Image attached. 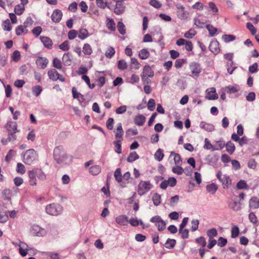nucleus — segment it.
I'll return each mask as SVG.
<instances>
[{"instance_id": "nucleus-1", "label": "nucleus", "mask_w": 259, "mask_h": 259, "mask_svg": "<svg viewBox=\"0 0 259 259\" xmlns=\"http://www.w3.org/2000/svg\"><path fill=\"white\" fill-rule=\"evenodd\" d=\"M29 178V184L30 185L34 186L37 185L36 177L41 181L46 180V175L44 171L39 168H34L27 172Z\"/></svg>"}, {"instance_id": "nucleus-2", "label": "nucleus", "mask_w": 259, "mask_h": 259, "mask_svg": "<svg viewBox=\"0 0 259 259\" xmlns=\"http://www.w3.org/2000/svg\"><path fill=\"white\" fill-rule=\"evenodd\" d=\"M54 158L59 164L64 163L67 159V154L62 146H59L54 150Z\"/></svg>"}, {"instance_id": "nucleus-3", "label": "nucleus", "mask_w": 259, "mask_h": 259, "mask_svg": "<svg viewBox=\"0 0 259 259\" xmlns=\"http://www.w3.org/2000/svg\"><path fill=\"white\" fill-rule=\"evenodd\" d=\"M46 212L51 215H58L63 211L62 206L58 203H52L46 207Z\"/></svg>"}, {"instance_id": "nucleus-4", "label": "nucleus", "mask_w": 259, "mask_h": 259, "mask_svg": "<svg viewBox=\"0 0 259 259\" xmlns=\"http://www.w3.org/2000/svg\"><path fill=\"white\" fill-rule=\"evenodd\" d=\"M153 187V186L150 181H141L138 185V193L142 196L149 192Z\"/></svg>"}, {"instance_id": "nucleus-5", "label": "nucleus", "mask_w": 259, "mask_h": 259, "mask_svg": "<svg viewBox=\"0 0 259 259\" xmlns=\"http://www.w3.org/2000/svg\"><path fill=\"white\" fill-rule=\"evenodd\" d=\"M37 158L36 151L30 149L26 150L23 154V162L28 165L31 164Z\"/></svg>"}, {"instance_id": "nucleus-6", "label": "nucleus", "mask_w": 259, "mask_h": 259, "mask_svg": "<svg viewBox=\"0 0 259 259\" xmlns=\"http://www.w3.org/2000/svg\"><path fill=\"white\" fill-rule=\"evenodd\" d=\"M217 177L221 182L224 189H228L232 184V180L226 175H223L221 171H219L217 174Z\"/></svg>"}, {"instance_id": "nucleus-7", "label": "nucleus", "mask_w": 259, "mask_h": 259, "mask_svg": "<svg viewBox=\"0 0 259 259\" xmlns=\"http://www.w3.org/2000/svg\"><path fill=\"white\" fill-rule=\"evenodd\" d=\"M176 7L177 10V17L182 20L187 19L189 13L188 12L185 11V8L180 4L176 5Z\"/></svg>"}, {"instance_id": "nucleus-8", "label": "nucleus", "mask_w": 259, "mask_h": 259, "mask_svg": "<svg viewBox=\"0 0 259 259\" xmlns=\"http://www.w3.org/2000/svg\"><path fill=\"white\" fill-rule=\"evenodd\" d=\"M189 69L193 76H197L201 72V67L198 63L193 62L189 64Z\"/></svg>"}, {"instance_id": "nucleus-9", "label": "nucleus", "mask_w": 259, "mask_h": 259, "mask_svg": "<svg viewBox=\"0 0 259 259\" xmlns=\"http://www.w3.org/2000/svg\"><path fill=\"white\" fill-rule=\"evenodd\" d=\"M35 63L38 68L44 69L47 67L49 60L46 57L38 56L35 60Z\"/></svg>"}, {"instance_id": "nucleus-10", "label": "nucleus", "mask_w": 259, "mask_h": 259, "mask_svg": "<svg viewBox=\"0 0 259 259\" xmlns=\"http://www.w3.org/2000/svg\"><path fill=\"white\" fill-rule=\"evenodd\" d=\"M112 9L111 10H113L114 12L116 15H120L122 14L125 10V6L123 3V2L119 3H116L115 5H113L111 3Z\"/></svg>"}, {"instance_id": "nucleus-11", "label": "nucleus", "mask_w": 259, "mask_h": 259, "mask_svg": "<svg viewBox=\"0 0 259 259\" xmlns=\"http://www.w3.org/2000/svg\"><path fill=\"white\" fill-rule=\"evenodd\" d=\"M48 76L51 80L56 81L59 79L60 81H64L63 77L60 75L55 69H52L49 70L48 72Z\"/></svg>"}, {"instance_id": "nucleus-12", "label": "nucleus", "mask_w": 259, "mask_h": 259, "mask_svg": "<svg viewBox=\"0 0 259 259\" xmlns=\"http://www.w3.org/2000/svg\"><path fill=\"white\" fill-rule=\"evenodd\" d=\"M154 75V72L151 67L149 66H145L143 68V75L142 78L143 80L146 79L148 77H152Z\"/></svg>"}, {"instance_id": "nucleus-13", "label": "nucleus", "mask_w": 259, "mask_h": 259, "mask_svg": "<svg viewBox=\"0 0 259 259\" xmlns=\"http://www.w3.org/2000/svg\"><path fill=\"white\" fill-rule=\"evenodd\" d=\"M62 15L61 11L58 9H56L53 11L52 14L51 19L54 22L58 23L61 21Z\"/></svg>"}, {"instance_id": "nucleus-14", "label": "nucleus", "mask_w": 259, "mask_h": 259, "mask_svg": "<svg viewBox=\"0 0 259 259\" xmlns=\"http://www.w3.org/2000/svg\"><path fill=\"white\" fill-rule=\"evenodd\" d=\"M233 54L232 53H228L224 55V58L228 60V62L227 63V69L228 73L229 74H232L233 71H234V68L231 69L229 67V65H232L233 64Z\"/></svg>"}, {"instance_id": "nucleus-15", "label": "nucleus", "mask_w": 259, "mask_h": 259, "mask_svg": "<svg viewBox=\"0 0 259 259\" xmlns=\"http://www.w3.org/2000/svg\"><path fill=\"white\" fill-rule=\"evenodd\" d=\"M209 50L214 54H217L220 52L219 43L217 40H212L209 46Z\"/></svg>"}, {"instance_id": "nucleus-16", "label": "nucleus", "mask_w": 259, "mask_h": 259, "mask_svg": "<svg viewBox=\"0 0 259 259\" xmlns=\"http://www.w3.org/2000/svg\"><path fill=\"white\" fill-rule=\"evenodd\" d=\"M249 207L253 209L259 208V198L253 196L251 197L249 201Z\"/></svg>"}, {"instance_id": "nucleus-17", "label": "nucleus", "mask_w": 259, "mask_h": 259, "mask_svg": "<svg viewBox=\"0 0 259 259\" xmlns=\"http://www.w3.org/2000/svg\"><path fill=\"white\" fill-rule=\"evenodd\" d=\"M123 133L124 132L122 127L121 123H118L115 135L116 140L122 141L123 140L122 136Z\"/></svg>"}, {"instance_id": "nucleus-18", "label": "nucleus", "mask_w": 259, "mask_h": 259, "mask_svg": "<svg viewBox=\"0 0 259 259\" xmlns=\"http://www.w3.org/2000/svg\"><path fill=\"white\" fill-rule=\"evenodd\" d=\"M145 121L146 117L142 114H138L136 115L134 120L135 124L139 126H142Z\"/></svg>"}, {"instance_id": "nucleus-19", "label": "nucleus", "mask_w": 259, "mask_h": 259, "mask_svg": "<svg viewBox=\"0 0 259 259\" xmlns=\"http://www.w3.org/2000/svg\"><path fill=\"white\" fill-rule=\"evenodd\" d=\"M228 207L231 209L237 211L241 209V203L237 201H233L232 202H229L228 203Z\"/></svg>"}, {"instance_id": "nucleus-20", "label": "nucleus", "mask_w": 259, "mask_h": 259, "mask_svg": "<svg viewBox=\"0 0 259 259\" xmlns=\"http://www.w3.org/2000/svg\"><path fill=\"white\" fill-rule=\"evenodd\" d=\"M205 8L207 9L208 12H211L213 15H215L219 12V9L213 2H209L208 6H205Z\"/></svg>"}, {"instance_id": "nucleus-21", "label": "nucleus", "mask_w": 259, "mask_h": 259, "mask_svg": "<svg viewBox=\"0 0 259 259\" xmlns=\"http://www.w3.org/2000/svg\"><path fill=\"white\" fill-rule=\"evenodd\" d=\"M40 39L46 48L48 49H51L52 48L53 42L49 37L47 36H40Z\"/></svg>"}, {"instance_id": "nucleus-22", "label": "nucleus", "mask_w": 259, "mask_h": 259, "mask_svg": "<svg viewBox=\"0 0 259 259\" xmlns=\"http://www.w3.org/2000/svg\"><path fill=\"white\" fill-rule=\"evenodd\" d=\"M115 221L118 224L124 226L127 224V217L125 215H120L115 218Z\"/></svg>"}, {"instance_id": "nucleus-23", "label": "nucleus", "mask_w": 259, "mask_h": 259, "mask_svg": "<svg viewBox=\"0 0 259 259\" xmlns=\"http://www.w3.org/2000/svg\"><path fill=\"white\" fill-rule=\"evenodd\" d=\"M7 130L9 132H14L18 133L19 131L17 129V125L16 122H10L7 124L6 125Z\"/></svg>"}, {"instance_id": "nucleus-24", "label": "nucleus", "mask_w": 259, "mask_h": 259, "mask_svg": "<svg viewBox=\"0 0 259 259\" xmlns=\"http://www.w3.org/2000/svg\"><path fill=\"white\" fill-rule=\"evenodd\" d=\"M62 61L65 65H70L72 62V58L70 53H65L63 56Z\"/></svg>"}, {"instance_id": "nucleus-25", "label": "nucleus", "mask_w": 259, "mask_h": 259, "mask_svg": "<svg viewBox=\"0 0 259 259\" xmlns=\"http://www.w3.org/2000/svg\"><path fill=\"white\" fill-rule=\"evenodd\" d=\"M96 4L98 7L101 9H104L107 7L109 9H112L111 3L108 4L103 0H96Z\"/></svg>"}, {"instance_id": "nucleus-26", "label": "nucleus", "mask_w": 259, "mask_h": 259, "mask_svg": "<svg viewBox=\"0 0 259 259\" xmlns=\"http://www.w3.org/2000/svg\"><path fill=\"white\" fill-rule=\"evenodd\" d=\"M98 79L97 81H106L109 79V77L110 76V74L108 73L105 72H98Z\"/></svg>"}, {"instance_id": "nucleus-27", "label": "nucleus", "mask_w": 259, "mask_h": 259, "mask_svg": "<svg viewBox=\"0 0 259 259\" xmlns=\"http://www.w3.org/2000/svg\"><path fill=\"white\" fill-rule=\"evenodd\" d=\"M101 168L100 166L98 165H94L90 168V173L94 176H96L99 174L101 172Z\"/></svg>"}, {"instance_id": "nucleus-28", "label": "nucleus", "mask_w": 259, "mask_h": 259, "mask_svg": "<svg viewBox=\"0 0 259 259\" xmlns=\"http://www.w3.org/2000/svg\"><path fill=\"white\" fill-rule=\"evenodd\" d=\"M170 156H174V160L176 165H181L182 164V160L179 154L172 151L170 152Z\"/></svg>"}, {"instance_id": "nucleus-29", "label": "nucleus", "mask_w": 259, "mask_h": 259, "mask_svg": "<svg viewBox=\"0 0 259 259\" xmlns=\"http://www.w3.org/2000/svg\"><path fill=\"white\" fill-rule=\"evenodd\" d=\"M149 56L150 53L147 49H143L139 53V57L142 60H145Z\"/></svg>"}, {"instance_id": "nucleus-30", "label": "nucleus", "mask_w": 259, "mask_h": 259, "mask_svg": "<svg viewBox=\"0 0 259 259\" xmlns=\"http://www.w3.org/2000/svg\"><path fill=\"white\" fill-rule=\"evenodd\" d=\"M206 98L208 100H215L218 98V95L215 93V91L214 88L211 89V91L207 93L206 96Z\"/></svg>"}, {"instance_id": "nucleus-31", "label": "nucleus", "mask_w": 259, "mask_h": 259, "mask_svg": "<svg viewBox=\"0 0 259 259\" xmlns=\"http://www.w3.org/2000/svg\"><path fill=\"white\" fill-rule=\"evenodd\" d=\"M32 233L35 234L37 236H42L45 233L44 229H40L37 226H34L32 229Z\"/></svg>"}, {"instance_id": "nucleus-32", "label": "nucleus", "mask_w": 259, "mask_h": 259, "mask_svg": "<svg viewBox=\"0 0 259 259\" xmlns=\"http://www.w3.org/2000/svg\"><path fill=\"white\" fill-rule=\"evenodd\" d=\"M206 28L208 30L210 36H214L217 35L218 29L214 27L213 25L211 24H207L206 26Z\"/></svg>"}, {"instance_id": "nucleus-33", "label": "nucleus", "mask_w": 259, "mask_h": 259, "mask_svg": "<svg viewBox=\"0 0 259 259\" xmlns=\"http://www.w3.org/2000/svg\"><path fill=\"white\" fill-rule=\"evenodd\" d=\"M200 126L201 128H203L207 131H212L214 129V127L212 124L206 123L204 121L200 122Z\"/></svg>"}, {"instance_id": "nucleus-34", "label": "nucleus", "mask_w": 259, "mask_h": 259, "mask_svg": "<svg viewBox=\"0 0 259 259\" xmlns=\"http://www.w3.org/2000/svg\"><path fill=\"white\" fill-rule=\"evenodd\" d=\"M205 144L204 145V148L207 150L211 149L212 151L218 150L219 149L213 146L209 142L208 139L205 138Z\"/></svg>"}, {"instance_id": "nucleus-35", "label": "nucleus", "mask_w": 259, "mask_h": 259, "mask_svg": "<svg viewBox=\"0 0 259 259\" xmlns=\"http://www.w3.org/2000/svg\"><path fill=\"white\" fill-rule=\"evenodd\" d=\"M16 34L17 35H21L23 33H26L28 30L23 25H19L16 28Z\"/></svg>"}, {"instance_id": "nucleus-36", "label": "nucleus", "mask_w": 259, "mask_h": 259, "mask_svg": "<svg viewBox=\"0 0 259 259\" xmlns=\"http://www.w3.org/2000/svg\"><path fill=\"white\" fill-rule=\"evenodd\" d=\"M217 189V185L214 184V183L208 185L206 186L207 191L211 194H214L215 193Z\"/></svg>"}, {"instance_id": "nucleus-37", "label": "nucleus", "mask_w": 259, "mask_h": 259, "mask_svg": "<svg viewBox=\"0 0 259 259\" xmlns=\"http://www.w3.org/2000/svg\"><path fill=\"white\" fill-rule=\"evenodd\" d=\"M82 52L85 55H90L92 52V48L89 44H85L82 48Z\"/></svg>"}, {"instance_id": "nucleus-38", "label": "nucleus", "mask_w": 259, "mask_h": 259, "mask_svg": "<svg viewBox=\"0 0 259 259\" xmlns=\"http://www.w3.org/2000/svg\"><path fill=\"white\" fill-rule=\"evenodd\" d=\"M25 10L24 6L21 4L17 5L14 8V11L16 14L20 15L23 14Z\"/></svg>"}, {"instance_id": "nucleus-39", "label": "nucleus", "mask_w": 259, "mask_h": 259, "mask_svg": "<svg viewBox=\"0 0 259 259\" xmlns=\"http://www.w3.org/2000/svg\"><path fill=\"white\" fill-rule=\"evenodd\" d=\"M176 244V240L173 239H168L165 243V247L168 249L173 248Z\"/></svg>"}, {"instance_id": "nucleus-40", "label": "nucleus", "mask_w": 259, "mask_h": 259, "mask_svg": "<svg viewBox=\"0 0 259 259\" xmlns=\"http://www.w3.org/2000/svg\"><path fill=\"white\" fill-rule=\"evenodd\" d=\"M78 36L81 39H84L89 36V32L86 29H80Z\"/></svg>"}, {"instance_id": "nucleus-41", "label": "nucleus", "mask_w": 259, "mask_h": 259, "mask_svg": "<svg viewBox=\"0 0 259 259\" xmlns=\"http://www.w3.org/2000/svg\"><path fill=\"white\" fill-rule=\"evenodd\" d=\"M20 52L18 50L15 51L11 56V60L14 62H17L20 60Z\"/></svg>"}, {"instance_id": "nucleus-42", "label": "nucleus", "mask_w": 259, "mask_h": 259, "mask_svg": "<svg viewBox=\"0 0 259 259\" xmlns=\"http://www.w3.org/2000/svg\"><path fill=\"white\" fill-rule=\"evenodd\" d=\"M117 28L121 35H124L126 33L125 26L123 22L119 21L117 23Z\"/></svg>"}, {"instance_id": "nucleus-43", "label": "nucleus", "mask_w": 259, "mask_h": 259, "mask_svg": "<svg viewBox=\"0 0 259 259\" xmlns=\"http://www.w3.org/2000/svg\"><path fill=\"white\" fill-rule=\"evenodd\" d=\"M106 26L111 31H114L115 30V24L112 19H107Z\"/></svg>"}, {"instance_id": "nucleus-44", "label": "nucleus", "mask_w": 259, "mask_h": 259, "mask_svg": "<svg viewBox=\"0 0 259 259\" xmlns=\"http://www.w3.org/2000/svg\"><path fill=\"white\" fill-rule=\"evenodd\" d=\"M239 91L238 86L229 85L226 88V91L229 94L235 93Z\"/></svg>"}, {"instance_id": "nucleus-45", "label": "nucleus", "mask_w": 259, "mask_h": 259, "mask_svg": "<svg viewBox=\"0 0 259 259\" xmlns=\"http://www.w3.org/2000/svg\"><path fill=\"white\" fill-rule=\"evenodd\" d=\"M154 157L158 161H161L164 157L163 150L161 149H158L155 153Z\"/></svg>"}, {"instance_id": "nucleus-46", "label": "nucleus", "mask_w": 259, "mask_h": 259, "mask_svg": "<svg viewBox=\"0 0 259 259\" xmlns=\"http://www.w3.org/2000/svg\"><path fill=\"white\" fill-rule=\"evenodd\" d=\"M226 150L230 154H232L234 152L235 149V147L234 144L231 142H228L226 144Z\"/></svg>"}, {"instance_id": "nucleus-47", "label": "nucleus", "mask_w": 259, "mask_h": 259, "mask_svg": "<svg viewBox=\"0 0 259 259\" xmlns=\"http://www.w3.org/2000/svg\"><path fill=\"white\" fill-rule=\"evenodd\" d=\"M139 158V155L136 152H133L128 155L127 161L129 162H132Z\"/></svg>"}, {"instance_id": "nucleus-48", "label": "nucleus", "mask_w": 259, "mask_h": 259, "mask_svg": "<svg viewBox=\"0 0 259 259\" xmlns=\"http://www.w3.org/2000/svg\"><path fill=\"white\" fill-rule=\"evenodd\" d=\"M53 65L55 68L60 69L62 68V64L61 60L57 57L54 58L53 60Z\"/></svg>"}, {"instance_id": "nucleus-49", "label": "nucleus", "mask_w": 259, "mask_h": 259, "mask_svg": "<svg viewBox=\"0 0 259 259\" xmlns=\"http://www.w3.org/2000/svg\"><path fill=\"white\" fill-rule=\"evenodd\" d=\"M140 67V64L137 59L135 58L131 59V67L135 69H138Z\"/></svg>"}, {"instance_id": "nucleus-50", "label": "nucleus", "mask_w": 259, "mask_h": 259, "mask_svg": "<svg viewBox=\"0 0 259 259\" xmlns=\"http://www.w3.org/2000/svg\"><path fill=\"white\" fill-rule=\"evenodd\" d=\"M45 256L47 259H59V255L57 253L47 252H45Z\"/></svg>"}, {"instance_id": "nucleus-51", "label": "nucleus", "mask_w": 259, "mask_h": 259, "mask_svg": "<svg viewBox=\"0 0 259 259\" xmlns=\"http://www.w3.org/2000/svg\"><path fill=\"white\" fill-rule=\"evenodd\" d=\"M152 201L155 205L158 206L161 202V196L157 193H154L152 197Z\"/></svg>"}, {"instance_id": "nucleus-52", "label": "nucleus", "mask_w": 259, "mask_h": 259, "mask_svg": "<svg viewBox=\"0 0 259 259\" xmlns=\"http://www.w3.org/2000/svg\"><path fill=\"white\" fill-rule=\"evenodd\" d=\"M236 37L232 34H224L222 36V39L225 42H229L234 40Z\"/></svg>"}, {"instance_id": "nucleus-53", "label": "nucleus", "mask_w": 259, "mask_h": 259, "mask_svg": "<svg viewBox=\"0 0 259 259\" xmlns=\"http://www.w3.org/2000/svg\"><path fill=\"white\" fill-rule=\"evenodd\" d=\"M129 223L133 226H138L139 224L142 226L143 228H144V224L142 221H139L137 219L132 218L130 220Z\"/></svg>"}, {"instance_id": "nucleus-54", "label": "nucleus", "mask_w": 259, "mask_h": 259, "mask_svg": "<svg viewBox=\"0 0 259 259\" xmlns=\"http://www.w3.org/2000/svg\"><path fill=\"white\" fill-rule=\"evenodd\" d=\"M218 235V232L216 229L212 228L209 229L207 231V235L209 239H212L213 237H216Z\"/></svg>"}, {"instance_id": "nucleus-55", "label": "nucleus", "mask_w": 259, "mask_h": 259, "mask_svg": "<svg viewBox=\"0 0 259 259\" xmlns=\"http://www.w3.org/2000/svg\"><path fill=\"white\" fill-rule=\"evenodd\" d=\"M16 171L21 175L24 174L26 171L25 166L21 163H18L17 164Z\"/></svg>"}, {"instance_id": "nucleus-56", "label": "nucleus", "mask_w": 259, "mask_h": 259, "mask_svg": "<svg viewBox=\"0 0 259 259\" xmlns=\"http://www.w3.org/2000/svg\"><path fill=\"white\" fill-rule=\"evenodd\" d=\"M196 32L193 29H190L188 31L186 32L184 35V36L187 38H192L196 34Z\"/></svg>"}, {"instance_id": "nucleus-57", "label": "nucleus", "mask_w": 259, "mask_h": 259, "mask_svg": "<svg viewBox=\"0 0 259 259\" xmlns=\"http://www.w3.org/2000/svg\"><path fill=\"white\" fill-rule=\"evenodd\" d=\"M42 91V89L41 87L39 85H36L32 87V91L33 95H34L36 97L38 96L40 94Z\"/></svg>"}, {"instance_id": "nucleus-58", "label": "nucleus", "mask_w": 259, "mask_h": 259, "mask_svg": "<svg viewBox=\"0 0 259 259\" xmlns=\"http://www.w3.org/2000/svg\"><path fill=\"white\" fill-rule=\"evenodd\" d=\"M114 177L115 180L118 182H121L122 181V175L121 172L120 168H117L114 172Z\"/></svg>"}, {"instance_id": "nucleus-59", "label": "nucleus", "mask_w": 259, "mask_h": 259, "mask_svg": "<svg viewBox=\"0 0 259 259\" xmlns=\"http://www.w3.org/2000/svg\"><path fill=\"white\" fill-rule=\"evenodd\" d=\"M26 245L25 243H23V242H20V244L19 245V253L22 256H25L27 254V250L26 249H23V248L26 246Z\"/></svg>"}, {"instance_id": "nucleus-60", "label": "nucleus", "mask_w": 259, "mask_h": 259, "mask_svg": "<svg viewBox=\"0 0 259 259\" xmlns=\"http://www.w3.org/2000/svg\"><path fill=\"white\" fill-rule=\"evenodd\" d=\"M117 67L119 69L123 70L127 68V64L125 60H120L118 62Z\"/></svg>"}, {"instance_id": "nucleus-61", "label": "nucleus", "mask_w": 259, "mask_h": 259, "mask_svg": "<svg viewBox=\"0 0 259 259\" xmlns=\"http://www.w3.org/2000/svg\"><path fill=\"white\" fill-rule=\"evenodd\" d=\"M3 29L10 31L12 29V26L9 19L6 20L3 23Z\"/></svg>"}, {"instance_id": "nucleus-62", "label": "nucleus", "mask_w": 259, "mask_h": 259, "mask_svg": "<svg viewBox=\"0 0 259 259\" xmlns=\"http://www.w3.org/2000/svg\"><path fill=\"white\" fill-rule=\"evenodd\" d=\"M195 241L197 243L200 245L202 248H204L206 245V242L204 237L201 236L195 239Z\"/></svg>"}, {"instance_id": "nucleus-63", "label": "nucleus", "mask_w": 259, "mask_h": 259, "mask_svg": "<svg viewBox=\"0 0 259 259\" xmlns=\"http://www.w3.org/2000/svg\"><path fill=\"white\" fill-rule=\"evenodd\" d=\"M115 51L112 47H109L105 53V56L108 58H111L115 54Z\"/></svg>"}, {"instance_id": "nucleus-64", "label": "nucleus", "mask_w": 259, "mask_h": 259, "mask_svg": "<svg viewBox=\"0 0 259 259\" xmlns=\"http://www.w3.org/2000/svg\"><path fill=\"white\" fill-rule=\"evenodd\" d=\"M239 233V228L235 226L232 228L231 230V237L233 238H235L237 237Z\"/></svg>"}]
</instances>
